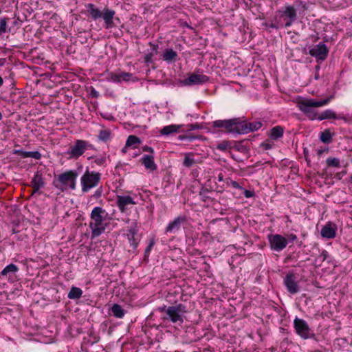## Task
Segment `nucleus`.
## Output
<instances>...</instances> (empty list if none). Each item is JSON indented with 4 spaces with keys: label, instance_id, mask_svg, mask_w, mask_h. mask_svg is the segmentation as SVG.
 Wrapping results in <instances>:
<instances>
[{
    "label": "nucleus",
    "instance_id": "obj_1",
    "mask_svg": "<svg viewBox=\"0 0 352 352\" xmlns=\"http://www.w3.org/2000/svg\"><path fill=\"white\" fill-rule=\"evenodd\" d=\"M108 213L101 207H94L90 214L89 228L91 230V238L102 234L109 224Z\"/></svg>",
    "mask_w": 352,
    "mask_h": 352
},
{
    "label": "nucleus",
    "instance_id": "obj_2",
    "mask_svg": "<svg viewBox=\"0 0 352 352\" xmlns=\"http://www.w3.org/2000/svg\"><path fill=\"white\" fill-rule=\"evenodd\" d=\"M332 97H329L324 100H316L311 98H300L297 101V107L303 112L309 119L316 120L317 111L316 109L327 105L331 100Z\"/></svg>",
    "mask_w": 352,
    "mask_h": 352
},
{
    "label": "nucleus",
    "instance_id": "obj_3",
    "mask_svg": "<svg viewBox=\"0 0 352 352\" xmlns=\"http://www.w3.org/2000/svg\"><path fill=\"white\" fill-rule=\"evenodd\" d=\"M86 8L94 20L102 18L106 29H110L115 27L113 20L116 19V12L113 10L105 7L101 11L92 3H88L86 6Z\"/></svg>",
    "mask_w": 352,
    "mask_h": 352
},
{
    "label": "nucleus",
    "instance_id": "obj_4",
    "mask_svg": "<svg viewBox=\"0 0 352 352\" xmlns=\"http://www.w3.org/2000/svg\"><path fill=\"white\" fill-rule=\"evenodd\" d=\"M101 179V174L96 171L89 170L87 168L80 177L81 190L83 193L88 192L98 186Z\"/></svg>",
    "mask_w": 352,
    "mask_h": 352
},
{
    "label": "nucleus",
    "instance_id": "obj_5",
    "mask_svg": "<svg viewBox=\"0 0 352 352\" xmlns=\"http://www.w3.org/2000/svg\"><path fill=\"white\" fill-rule=\"evenodd\" d=\"M186 313V307L182 304L170 306L166 309V316L164 317V320H168L173 323L181 324L184 322Z\"/></svg>",
    "mask_w": 352,
    "mask_h": 352
},
{
    "label": "nucleus",
    "instance_id": "obj_6",
    "mask_svg": "<svg viewBox=\"0 0 352 352\" xmlns=\"http://www.w3.org/2000/svg\"><path fill=\"white\" fill-rule=\"evenodd\" d=\"M212 125L217 128H224L226 131L230 133L241 134V121L239 118L216 120L213 122Z\"/></svg>",
    "mask_w": 352,
    "mask_h": 352
},
{
    "label": "nucleus",
    "instance_id": "obj_7",
    "mask_svg": "<svg viewBox=\"0 0 352 352\" xmlns=\"http://www.w3.org/2000/svg\"><path fill=\"white\" fill-rule=\"evenodd\" d=\"M276 17L283 19L285 21L284 26L289 28L297 19L296 9L292 5L286 4L276 12Z\"/></svg>",
    "mask_w": 352,
    "mask_h": 352
},
{
    "label": "nucleus",
    "instance_id": "obj_8",
    "mask_svg": "<svg viewBox=\"0 0 352 352\" xmlns=\"http://www.w3.org/2000/svg\"><path fill=\"white\" fill-rule=\"evenodd\" d=\"M78 174L76 170H70L60 174L58 177V181L64 189H76V179Z\"/></svg>",
    "mask_w": 352,
    "mask_h": 352
},
{
    "label": "nucleus",
    "instance_id": "obj_9",
    "mask_svg": "<svg viewBox=\"0 0 352 352\" xmlns=\"http://www.w3.org/2000/svg\"><path fill=\"white\" fill-rule=\"evenodd\" d=\"M91 147V144L82 140H76L74 144L71 145L67 151L69 159H78L84 153Z\"/></svg>",
    "mask_w": 352,
    "mask_h": 352
},
{
    "label": "nucleus",
    "instance_id": "obj_10",
    "mask_svg": "<svg viewBox=\"0 0 352 352\" xmlns=\"http://www.w3.org/2000/svg\"><path fill=\"white\" fill-rule=\"evenodd\" d=\"M268 241L271 249L276 252L282 251L287 245V239L278 234H269Z\"/></svg>",
    "mask_w": 352,
    "mask_h": 352
},
{
    "label": "nucleus",
    "instance_id": "obj_11",
    "mask_svg": "<svg viewBox=\"0 0 352 352\" xmlns=\"http://www.w3.org/2000/svg\"><path fill=\"white\" fill-rule=\"evenodd\" d=\"M294 325L296 333L302 338L307 339L310 337L311 331L305 320L296 318L294 320Z\"/></svg>",
    "mask_w": 352,
    "mask_h": 352
},
{
    "label": "nucleus",
    "instance_id": "obj_12",
    "mask_svg": "<svg viewBox=\"0 0 352 352\" xmlns=\"http://www.w3.org/2000/svg\"><path fill=\"white\" fill-rule=\"evenodd\" d=\"M136 196L117 195L116 204L121 212H125L129 206L137 204Z\"/></svg>",
    "mask_w": 352,
    "mask_h": 352
},
{
    "label": "nucleus",
    "instance_id": "obj_13",
    "mask_svg": "<svg viewBox=\"0 0 352 352\" xmlns=\"http://www.w3.org/2000/svg\"><path fill=\"white\" fill-rule=\"evenodd\" d=\"M283 283L289 294H294L298 292L299 286L297 277L294 273H288L284 278Z\"/></svg>",
    "mask_w": 352,
    "mask_h": 352
},
{
    "label": "nucleus",
    "instance_id": "obj_14",
    "mask_svg": "<svg viewBox=\"0 0 352 352\" xmlns=\"http://www.w3.org/2000/svg\"><path fill=\"white\" fill-rule=\"evenodd\" d=\"M328 52L326 45L320 43L310 49L309 54L319 60H323L327 58Z\"/></svg>",
    "mask_w": 352,
    "mask_h": 352
},
{
    "label": "nucleus",
    "instance_id": "obj_15",
    "mask_svg": "<svg viewBox=\"0 0 352 352\" xmlns=\"http://www.w3.org/2000/svg\"><path fill=\"white\" fill-rule=\"evenodd\" d=\"M208 77L199 74H192L184 80L186 85H199L208 81Z\"/></svg>",
    "mask_w": 352,
    "mask_h": 352
},
{
    "label": "nucleus",
    "instance_id": "obj_16",
    "mask_svg": "<svg viewBox=\"0 0 352 352\" xmlns=\"http://www.w3.org/2000/svg\"><path fill=\"white\" fill-rule=\"evenodd\" d=\"M19 271L18 267L14 264L7 265L1 272V276H8L9 281L13 282L16 278V273Z\"/></svg>",
    "mask_w": 352,
    "mask_h": 352
},
{
    "label": "nucleus",
    "instance_id": "obj_17",
    "mask_svg": "<svg viewBox=\"0 0 352 352\" xmlns=\"http://www.w3.org/2000/svg\"><path fill=\"white\" fill-rule=\"evenodd\" d=\"M262 126V123L258 121L252 122H245L241 121V133L246 134L258 130Z\"/></svg>",
    "mask_w": 352,
    "mask_h": 352
},
{
    "label": "nucleus",
    "instance_id": "obj_18",
    "mask_svg": "<svg viewBox=\"0 0 352 352\" xmlns=\"http://www.w3.org/2000/svg\"><path fill=\"white\" fill-rule=\"evenodd\" d=\"M186 221L184 217H177L173 221L170 222L166 228V232L175 233L178 231L182 223Z\"/></svg>",
    "mask_w": 352,
    "mask_h": 352
},
{
    "label": "nucleus",
    "instance_id": "obj_19",
    "mask_svg": "<svg viewBox=\"0 0 352 352\" xmlns=\"http://www.w3.org/2000/svg\"><path fill=\"white\" fill-rule=\"evenodd\" d=\"M336 226L331 223H328L321 230L320 234L323 238L333 239L336 234Z\"/></svg>",
    "mask_w": 352,
    "mask_h": 352
},
{
    "label": "nucleus",
    "instance_id": "obj_20",
    "mask_svg": "<svg viewBox=\"0 0 352 352\" xmlns=\"http://www.w3.org/2000/svg\"><path fill=\"white\" fill-rule=\"evenodd\" d=\"M141 161L147 170L151 171L156 170L157 166L154 162L153 155H144L142 157Z\"/></svg>",
    "mask_w": 352,
    "mask_h": 352
},
{
    "label": "nucleus",
    "instance_id": "obj_21",
    "mask_svg": "<svg viewBox=\"0 0 352 352\" xmlns=\"http://www.w3.org/2000/svg\"><path fill=\"white\" fill-rule=\"evenodd\" d=\"M45 185L44 180L42 175L37 172L32 180V186L33 188V192H38L41 188H43Z\"/></svg>",
    "mask_w": 352,
    "mask_h": 352
},
{
    "label": "nucleus",
    "instance_id": "obj_22",
    "mask_svg": "<svg viewBox=\"0 0 352 352\" xmlns=\"http://www.w3.org/2000/svg\"><path fill=\"white\" fill-rule=\"evenodd\" d=\"M181 125L170 124L164 126L160 131V134L164 136H168L170 135L177 133L179 131Z\"/></svg>",
    "mask_w": 352,
    "mask_h": 352
},
{
    "label": "nucleus",
    "instance_id": "obj_23",
    "mask_svg": "<svg viewBox=\"0 0 352 352\" xmlns=\"http://www.w3.org/2000/svg\"><path fill=\"white\" fill-rule=\"evenodd\" d=\"M138 230L136 227H132L128 230L127 237L131 245L135 248L138 243V239L137 237Z\"/></svg>",
    "mask_w": 352,
    "mask_h": 352
},
{
    "label": "nucleus",
    "instance_id": "obj_24",
    "mask_svg": "<svg viewBox=\"0 0 352 352\" xmlns=\"http://www.w3.org/2000/svg\"><path fill=\"white\" fill-rule=\"evenodd\" d=\"M177 56V54L171 48H168L164 50L162 54V58L166 62L174 61Z\"/></svg>",
    "mask_w": 352,
    "mask_h": 352
},
{
    "label": "nucleus",
    "instance_id": "obj_25",
    "mask_svg": "<svg viewBox=\"0 0 352 352\" xmlns=\"http://www.w3.org/2000/svg\"><path fill=\"white\" fill-rule=\"evenodd\" d=\"M331 118H337L336 113L331 109H327L320 114L318 113L316 120H323Z\"/></svg>",
    "mask_w": 352,
    "mask_h": 352
},
{
    "label": "nucleus",
    "instance_id": "obj_26",
    "mask_svg": "<svg viewBox=\"0 0 352 352\" xmlns=\"http://www.w3.org/2000/svg\"><path fill=\"white\" fill-rule=\"evenodd\" d=\"M283 135V127L280 126H276L274 128H272L270 133L269 135L271 139L272 140H277L280 138H281Z\"/></svg>",
    "mask_w": 352,
    "mask_h": 352
},
{
    "label": "nucleus",
    "instance_id": "obj_27",
    "mask_svg": "<svg viewBox=\"0 0 352 352\" xmlns=\"http://www.w3.org/2000/svg\"><path fill=\"white\" fill-rule=\"evenodd\" d=\"M82 295V290L77 287H72L67 297L69 299L76 300L80 298Z\"/></svg>",
    "mask_w": 352,
    "mask_h": 352
},
{
    "label": "nucleus",
    "instance_id": "obj_28",
    "mask_svg": "<svg viewBox=\"0 0 352 352\" xmlns=\"http://www.w3.org/2000/svg\"><path fill=\"white\" fill-rule=\"evenodd\" d=\"M111 311L113 316L118 318H122L124 316V311L122 307L118 304H114L111 307Z\"/></svg>",
    "mask_w": 352,
    "mask_h": 352
},
{
    "label": "nucleus",
    "instance_id": "obj_29",
    "mask_svg": "<svg viewBox=\"0 0 352 352\" xmlns=\"http://www.w3.org/2000/svg\"><path fill=\"white\" fill-rule=\"evenodd\" d=\"M17 153H19V151ZM20 153L24 158L32 157L35 160H39L41 157V154L38 151H20Z\"/></svg>",
    "mask_w": 352,
    "mask_h": 352
},
{
    "label": "nucleus",
    "instance_id": "obj_30",
    "mask_svg": "<svg viewBox=\"0 0 352 352\" xmlns=\"http://www.w3.org/2000/svg\"><path fill=\"white\" fill-rule=\"evenodd\" d=\"M119 77L120 78V82L122 81L127 82L132 80L135 82L137 80V78L134 77L131 73L129 72H120Z\"/></svg>",
    "mask_w": 352,
    "mask_h": 352
},
{
    "label": "nucleus",
    "instance_id": "obj_31",
    "mask_svg": "<svg viewBox=\"0 0 352 352\" xmlns=\"http://www.w3.org/2000/svg\"><path fill=\"white\" fill-rule=\"evenodd\" d=\"M111 139V131L109 129H103L100 131L98 134V140L102 142H107Z\"/></svg>",
    "mask_w": 352,
    "mask_h": 352
},
{
    "label": "nucleus",
    "instance_id": "obj_32",
    "mask_svg": "<svg viewBox=\"0 0 352 352\" xmlns=\"http://www.w3.org/2000/svg\"><path fill=\"white\" fill-rule=\"evenodd\" d=\"M141 142L140 139L135 135H129L126 142V147L134 146Z\"/></svg>",
    "mask_w": 352,
    "mask_h": 352
},
{
    "label": "nucleus",
    "instance_id": "obj_33",
    "mask_svg": "<svg viewBox=\"0 0 352 352\" xmlns=\"http://www.w3.org/2000/svg\"><path fill=\"white\" fill-rule=\"evenodd\" d=\"M320 139L323 143H330L332 141V135L329 130H325L320 133Z\"/></svg>",
    "mask_w": 352,
    "mask_h": 352
},
{
    "label": "nucleus",
    "instance_id": "obj_34",
    "mask_svg": "<svg viewBox=\"0 0 352 352\" xmlns=\"http://www.w3.org/2000/svg\"><path fill=\"white\" fill-rule=\"evenodd\" d=\"M94 159L93 163L98 166H105L107 159L103 155L96 156V157H91Z\"/></svg>",
    "mask_w": 352,
    "mask_h": 352
},
{
    "label": "nucleus",
    "instance_id": "obj_35",
    "mask_svg": "<svg viewBox=\"0 0 352 352\" xmlns=\"http://www.w3.org/2000/svg\"><path fill=\"white\" fill-rule=\"evenodd\" d=\"M195 160L193 159L192 155L190 153H187L185 155V157L184 160V165L186 167H190L194 164Z\"/></svg>",
    "mask_w": 352,
    "mask_h": 352
},
{
    "label": "nucleus",
    "instance_id": "obj_36",
    "mask_svg": "<svg viewBox=\"0 0 352 352\" xmlns=\"http://www.w3.org/2000/svg\"><path fill=\"white\" fill-rule=\"evenodd\" d=\"M327 164L328 166L339 168L340 166V160L336 157H329L327 159Z\"/></svg>",
    "mask_w": 352,
    "mask_h": 352
},
{
    "label": "nucleus",
    "instance_id": "obj_37",
    "mask_svg": "<svg viewBox=\"0 0 352 352\" xmlns=\"http://www.w3.org/2000/svg\"><path fill=\"white\" fill-rule=\"evenodd\" d=\"M107 80L113 82H120L119 73H109L107 77Z\"/></svg>",
    "mask_w": 352,
    "mask_h": 352
},
{
    "label": "nucleus",
    "instance_id": "obj_38",
    "mask_svg": "<svg viewBox=\"0 0 352 352\" xmlns=\"http://www.w3.org/2000/svg\"><path fill=\"white\" fill-rule=\"evenodd\" d=\"M7 31V19H0V36Z\"/></svg>",
    "mask_w": 352,
    "mask_h": 352
},
{
    "label": "nucleus",
    "instance_id": "obj_39",
    "mask_svg": "<svg viewBox=\"0 0 352 352\" xmlns=\"http://www.w3.org/2000/svg\"><path fill=\"white\" fill-rule=\"evenodd\" d=\"M229 143L228 142L224 141L218 144L217 146V148L220 151H225L229 148Z\"/></svg>",
    "mask_w": 352,
    "mask_h": 352
},
{
    "label": "nucleus",
    "instance_id": "obj_40",
    "mask_svg": "<svg viewBox=\"0 0 352 352\" xmlns=\"http://www.w3.org/2000/svg\"><path fill=\"white\" fill-rule=\"evenodd\" d=\"M153 55H154L153 52H148V53L146 54L144 57L145 63H151L152 61Z\"/></svg>",
    "mask_w": 352,
    "mask_h": 352
},
{
    "label": "nucleus",
    "instance_id": "obj_41",
    "mask_svg": "<svg viewBox=\"0 0 352 352\" xmlns=\"http://www.w3.org/2000/svg\"><path fill=\"white\" fill-rule=\"evenodd\" d=\"M273 144L269 141H266L261 144V147L265 150H268L272 148Z\"/></svg>",
    "mask_w": 352,
    "mask_h": 352
},
{
    "label": "nucleus",
    "instance_id": "obj_42",
    "mask_svg": "<svg viewBox=\"0 0 352 352\" xmlns=\"http://www.w3.org/2000/svg\"><path fill=\"white\" fill-rule=\"evenodd\" d=\"M243 194L246 198H250L254 196V192L248 190H245Z\"/></svg>",
    "mask_w": 352,
    "mask_h": 352
},
{
    "label": "nucleus",
    "instance_id": "obj_43",
    "mask_svg": "<svg viewBox=\"0 0 352 352\" xmlns=\"http://www.w3.org/2000/svg\"><path fill=\"white\" fill-rule=\"evenodd\" d=\"M142 150L144 152H149L151 153V155H153V153H154V150L153 148L151 147H149L148 146H144L142 147Z\"/></svg>",
    "mask_w": 352,
    "mask_h": 352
},
{
    "label": "nucleus",
    "instance_id": "obj_44",
    "mask_svg": "<svg viewBox=\"0 0 352 352\" xmlns=\"http://www.w3.org/2000/svg\"><path fill=\"white\" fill-rule=\"evenodd\" d=\"M296 239H297V236H296V234H289V235H288L287 240V241H295Z\"/></svg>",
    "mask_w": 352,
    "mask_h": 352
},
{
    "label": "nucleus",
    "instance_id": "obj_45",
    "mask_svg": "<svg viewBox=\"0 0 352 352\" xmlns=\"http://www.w3.org/2000/svg\"><path fill=\"white\" fill-rule=\"evenodd\" d=\"M153 243H151L149 244V245L147 247V248H146V250H145V254H149L150 250H151V248L153 247Z\"/></svg>",
    "mask_w": 352,
    "mask_h": 352
},
{
    "label": "nucleus",
    "instance_id": "obj_46",
    "mask_svg": "<svg viewBox=\"0 0 352 352\" xmlns=\"http://www.w3.org/2000/svg\"><path fill=\"white\" fill-rule=\"evenodd\" d=\"M166 306H163V307H160L158 308V310L160 311V312H165L166 313Z\"/></svg>",
    "mask_w": 352,
    "mask_h": 352
},
{
    "label": "nucleus",
    "instance_id": "obj_47",
    "mask_svg": "<svg viewBox=\"0 0 352 352\" xmlns=\"http://www.w3.org/2000/svg\"><path fill=\"white\" fill-rule=\"evenodd\" d=\"M232 186L234 187V188H239V184L236 182H232Z\"/></svg>",
    "mask_w": 352,
    "mask_h": 352
},
{
    "label": "nucleus",
    "instance_id": "obj_48",
    "mask_svg": "<svg viewBox=\"0 0 352 352\" xmlns=\"http://www.w3.org/2000/svg\"><path fill=\"white\" fill-rule=\"evenodd\" d=\"M223 179V175L222 173L218 175V180L219 182H221Z\"/></svg>",
    "mask_w": 352,
    "mask_h": 352
},
{
    "label": "nucleus",
    "instance_id": "obj_49",
    "mask_svg": "<svg viewBox=\"0 0 352 352\" xmlns=\"http://www.w3.org/2000/svg\"><path fill=\"white\" fill-rule=\"evenodd\" d=\"M3 80L1 76H0V87L3 85Z\"/></svg>",
    "mask_w": 352,
    "mask_h": 352
},
{
    "label": "nucleus",
    "instance_id": "obj_50",
    "mask_svg": "<svg viewBox=\"0 0 352 352\" xmlns=\"http://www.w3.org/2000/svg\"><path fill=\"white\" fill-rule=\"evenodd\" d=\"M92 95H93L94 96H98V95H97V92H96L95 90L92 91Z\"/></svg>",
    "mask_w": 352,
    "mask_h": 352
},
{
    "label": "nucleus",
    "instance_id": "obj_51",
    "mask_svg": "<svg viewBox=\"0 0 352 352\" xmlns=\"http://www.w3.org/2000/svg\"><path fill=\"white\" fill-rule=\"evenodd\" d=\"M122 151L123 153H126V147L125 146L124 148H123L122 149Z\"/></svg>",
    "mask_w": 352,
    "mask_h": 352
},
{
    "label": "nucleus",
    "instance_id": "obj_52",
    "mask_svg": "<svg viewBox=\"0 0 352 352\" xmlns=\"http://www.w3.org/2000/svg\"><path fill=\"white\" fill-rule=\"evenodd\" d=\"M156 49H157V46L153 45V50H154V51H156Z\"/></svg>",
    "mask_w": 352,
    "mask_h": 352
},
{
    "label": "nucleus",
    "instance_id": "obj_53",
    "mask_svg": "<svg viewBox=\"0 0 352 352\" xmlns=\"http://www.w3.org/2000/svg\"><path fill=\"white\" fill-rule=\"evenodd\" d=\"M280 25H272L273 28H278Z\"/></svg>",
    "mask_w": 352,
    "mask_h": 352
},
{
    "label": "nucleus",
    "instance_id": "obj_54",
    "mask_svg": "<svg viewBox=\"0 0 352 352\" xmlns=\"http://www.w3.org/2000/svg\"><path fill=\"white\" fill-rule=\"evenodd\" d=\"M322 153V151H318V153H319V154H321Z\"/></svg>",
    "mask_w": 352,
    "mask_h": 352
},
{
    "label": "nucleus",
    "instance_id": "obj_55",
    "mask_svg": "<svg viewBox=\"0 0 352 352\" xmlns=\"http://www.w3.org/2000/svg\"><path fill=\"white\" fill-rule=\"evenodd\" d=\"M351 22H352V19H351Z\"/></svg>",
    "mask_w": 352,
    "mask_h": 352
}]
</instances>
